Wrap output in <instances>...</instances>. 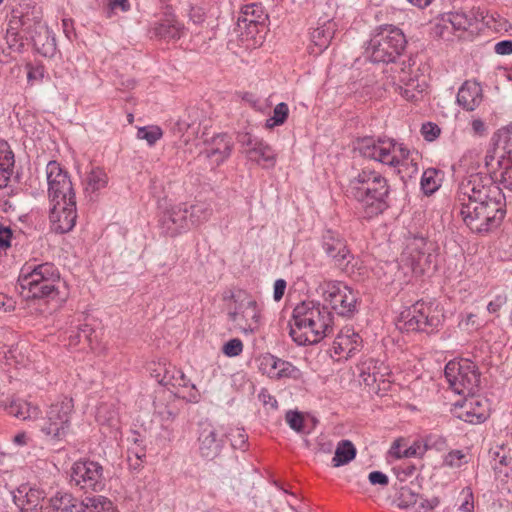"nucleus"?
<instances>
[{"mask_svg": "<svg viewBox=\"0 0 512 512\" xmlns=\"http://www.w3.org/2000/svg\"><path fill=\"white\" fill-rule=\"evenodd\" d=\"M485 166L490 178L479 173L464 177L458 185L454 210L476 233L500 226L506 214V198L500 185L512 192V161L488 151Z\"/></svg>", "mask_w": 512, "mask_h": 512, "instance_id": "1", "label": "nucleus"}, {"mask_svg": "<svg viewBox=\"0 0 512 512\" xmlns=\"http://www.w3.org/2000/svg\"><path fill=\"white\" fill-rule=\"evenodd\" d=\"M391 187L378 171L363 168L349 180L347 195L353 198L366 219L383 214L389 207Z\"/></svg>", "mask_w": 512, "mask_h": 512, "instance_id": "2", "label": "nucleus"}, {"mask_svg": "<svg viewBox=\"0 0 512 512\" xmlns=\"http://www.w3.org/2000/svg\"><path fill=\"white\" fill-rule=\"evenodd\" d=\"M330 310L315 301H302L293 309L289 335L299 346L319 343L333 331Z\"/></svg>", "mask_w": 512, "mask_h": 512, "instance_id": "3", "label": "nucleus"}, {"mask_svg": "<svg viewBox=\"0 0 512 512\" xmlns=\"http://www.w3.org/2000/svg\"><path fill=\"white\" fill-rule=\"evenodd\" d=\"M59 283V270L50 262L25 264L18 277L20 293L27 299H54L59 293Z\"/></svg>", "mask_w": 512, "mask_h": 512, "instance_id": "4", "label": "nucleus"}, {"mask_svg": "<svg viewBox=\"0 0 512 512\" xmlns=\"http://www.w3.org/2000/svg\"><path fill=\"white\" fill-rule=\"evenodd\" d=\"M356 150L366 159L394 168L408 164L410 159L411 165L417 170L416 159L412 157L413 153L403 143L392 138L365 137L357 141Z\"/></svg>", "mask_w": 512, "mask_h": 512, "instance_id": "5", "label": "nucleus"}, {"mask_svg": "<svg viewBox=\"0 0 512 512\" xmlns=\"http://www.w3.org/2000/svg\"><path fill=\"white\" fill-rule=\"evenodd\" d=\"M407 45L403 31L390 24L378 26L366 48V54L373 63H394L403 54Z\"/></svg>", "mask_w": 512, "mask_h": 512, "instance_id": "6", "label": "nucleus"}, {"mask_svg": "<svg viewBox=\"0 0 512 512\" xmlns=\"http://www.w3.org/2000/svg\"><path fill=\"white\" fill-rule=\"evenodd\" d=\"M444 318V314L433 309L431 305L417 301L401 311L396 326L401 332L432 333L443 324Z\"/></svg>", "mask_w": 512, "mask_h": 512, "instance_id": "7", "label": "nucleus"}, {"mask_svg": "<svg viewBox=\"0 0 512 512\" xmlns=\"http://www.w3.org/2000/svg\"><path fill=\"white\" fill-rule=\"evenodd\" d=\"M73 411L74 402L72 398L65 396L52 403L47 410L42 432L50 437L52 441L63 440L69 432Z\"/></svg>", "mask_w": 512, "mask_h": 512, "instance_id": "8", "label": "nucleus"}, {"mask_svg": "<svg viewBox=\"0 0 512 512\" xmlns=\"http://www.w3.org/2000/svg\"><path fill=\"white\" fill-rule=\"evenodd\" d=\"M320 246L336 268L346 274L354 271L353 261L355 257L348 246L347 240L339 232L332 229L325 230L320 238Z\"/></svg>", "mask_w": 512, "mask_h": 512, "instance_id": "9", "label": "nucleus"}, {"mask_svg": "<svg viewBox=\"0 0 512 512\" xmlns=\"http://www.w3.org/2000/svg\"><path fill=\"white\" fill-rule=\"evenodd\" d=\"M69 476V484L85 493L99 492L105 487L103 466L96 461H76L70 469Z\"/></svg>", "mask_w": 512, "mask_h": 512, "instance_id": "10", "label": "nucleus"}, {"mask_svg": "<svg viewBox=\"0 0 512 512\" xmlns=\"http://www.w3.org/2000/svg\"><path fill=\"white\" fill-rule=\"evenodd\" d=\"M48 198L51 203L61 204L62 201L76 200L75 191L66 170L55 160L46 165Z\"/></svg>", "mask_w": 512, "mask_h": 512, "instance_id": "11", "label": "nucleus"}, {"mask_svg": "<svg viewBox=\"0 0 512 512\" xmlns=\"http://www.w3.org/2000/svg\"><path fill=\"white\" fill-rule=\"evenodd\" d=\"M479 375L475 365L467 359L450 360V397L473 393Z\"/></svg>", "mask_w": 512, "mask_h": 512, "instance_id": "12", "label": "nucleus"}, {"mask_svg": "<svg viewBox=\"0 0 512 512\" xmlns=\"http://www.w3.org/2000/svg\"><path fill=\"white\" fill-rule=\"evenodd\" d=\"M325 301L340 316L351 317L357 312V293L342 282L330 281L323 291Z\"/></svg>", "mask_w": 512, "mask_h": 512, "instance_id": "13", "label": "nucleus"}, {"mask_svg": "<svg viewBox=\"0 0 512 512\" xmlns=\"http://www.w3.org/2000/svg\"><path fill=\"white\" fill-rule=\"evenodd\" d=\"M33 19L34 28L31 29L30 18L27 15H21L19 19L21 27L30 34L37 53L44 57H53L57 50L55 35L41 23L40 17L35 16Z\"/></svg>", "mask_w": 512, "mask_h": 512, "instance_id": "14", "label": "nucleus"}, {"mask_svg": "<svg viewBox=\"0 0 512 512\" xmlns=\"http://www.w3.org/2000/svg\"><path fill=\"white\" fill-rule=\"evenodd\" d=\"M450 412L454 417L470 424L483 423L487 417V410L481 400L471 394L451 396Z\"/></svg>", "mask_w": 512, "mask_h": 512, "instance_id": "15", "label": "nucleus"}, {"mask_svg": "<svg viewBox=\"0 0 512 512\" xmlns=\"http://www.w3.org/2000/svg\"><path fill=\"white\" fill-rule=\"evenodd\" d=\"M228 320L240 332L253 334L261 326V309L255 300H249L246 305L240 304L235 311H230Z\"/></svg>", "mask_w": 512, "mask_h": 512, "instance_id": "16", "label": "nucleus"}, {"mask_svg": "<svg viewBox=\"0 0 512 512\" xmlns=\"http://www.w3.org/2000/svg\"><path fill=\"white\" fill-rule=\"evenodd\" d=\"M225 433H221L210 423L200 424L198 434V451L202 458L214 460L218 457L225 444Z\"/></svg>", "mask_w": 512, "mask_h": 512, "instance_id": "17", "label": "nucleus"}, {"mask_svg": "<svg viewBox=\"0 0 512 512\" xmlns=\"http://www.w3.org/2000/svg\"><path fill=\"white\" fill-rule=\"evenodd\" d=\"M160 228L163 234L176 237L189 229L188 206L178 204L167 209L160 218Z\"/></svg>", "mask_w": 512, "mask_h": 512, "instance_id": "18", "label": "nucleus"}, {"mask_svg": "<svg viewBox=\"0 0 512 512\" xmlns=\"http://www.w3.org/2000/svg\"><path fill=\"white\" fill-rule=\"evenodd\" d=\"M50 221L57 233H67L73 229L77 219L76 200L62 201L61 204L51 203Z\"/></svg>", "mask_w": 512, "mask_h": 512, "instance_id": "19", "label": "nucleus"}, {"mask_svg": "<svg viewBox=\"0 0 512 512\" xmlns=\"http://www.w3.org/2000/svg\"><path fill=\"white\" fill-rule=\"evenodd\" d=\"M9 496L21 512H36L45 498V492L29 484H22L18 488L9 491Z\"/></svg>", "mask_w": 512, "mask_h": 512, "instance_id": "20", "label": "nucleus"}, {"mask_svg": "<svg viewBox=\"0 0 512 512\" xmlns=\"http://www.w3.org/2000/svg\"><path fill=\"white\" fill-rule=\"evenodd\" d=\"M232 148L231 137L227 133H219L206 142V147L202 153L215 166H219L230 157Z\"/></svg>", "mask_w": 512, "mask_h": 512, "instance_id": "21", "label": "nucleus"}, {"mask_svg": "<svg viewBox=\"0 0 512 512\" xmlns=\"http://www.w3.org/2000/svg\"><path fill=\"white\" fill-rule=\"evenodd\" d=\"M261 367L270 378L298 379L301 375V371L291 362L280 359L271 354H268L265 357H263L261 361Z\"/></svg>", "mask_w": 512, "mask_h": 512, "instance_id": "22", "label": "nucleus"}, {"mask_svg": "<svg viewBox=\"0 0 512 512\" xmlns=\"http://www.w3.org/2000/svg\"><path fill=\"white\" fill-rule=\"evenodd\" d=\"M450 25L458 39L470 40L478 30V17L473 11L450 12Z\"/></svg>", "mask_w": 512, "mask_h": 512, "instance_id": "23", "label": "nucleus"}, {"mask_svg": "<svg viewBox=\"0 0 512 512\" xmlns=\"http://www.w3.org/2000/svg\"><path fill=\"white\" fill-rule=\"evenodd\" d=\"M267 19L268 15L262 4L253 2L241 7L237 25L240 29H248L249 33H253L251 28H256L259 24H264Z\"/></svg>", "mask_w": 512, "mask_h": 512, "instance_id": "24", "label": "nucleus"}, {"mask_svg": "<svg viewBox=\"0 0 512 512\" xmlns=\"http://www.w3.org/2000/svg\"><path fill=\"white\" fill-rule=\"evenodd\" d=\"M362 345V339L358 333L350 328L341 330L333 341V351L336 355L346 354V357H352L359 351Z\"/></svg>", "mask_w": 512, "mask_h": 512, "instance_id": "25", "label": "nucleus"}, {"mask_svg": "<svg viewBox=\"0 0 512 512\" xmlns=\"http://www.w3.org/2000/svg\"><path fill=\"white\" fill-rule=\"evenodd\" d=\"M159 384L163 386L172 387H188L190 385L191 390L189 393V400L191 402H197L200 394L194 384H190V380L186 377L183 371L177 369L174 366L165 368L163 376L158 380Z\"/></svg>", "mask_w": 512, "mask_h": 512, "instance_id": "26", "label": "nucleus"}, {"mask_svg": "<svg viewBox=\"0 0 512 512\" xmlns=\"http://www.w3.org/2000/svg\"><path fill=\"white\" fill-rule=\"evenodd\" d=\"M456 101L466 111L475 110L482 102V88L472 81H466L459 88Z\"/></svg>", "mask_w": 512, "mask_h": 512, "instance_id": "27", "label": "nucleus"}, {"mask_svg": "<svg viewBox=\"0 0 512 512\" xmlns=\"http://www.w3.org/2000/svg\"><path fill=\"white\" fill-rule=\"evenodd\" d=\"M336 31V24L331 18H319L318 26L311 32V41L319 49V51L325 50Z\"/></svg>", "mask_w": 512, "mask_h": 512, "instance_id": "28", "label": "nucleus"}, {"mask_svg": "<svg viewBox=\"0 0 512 512\" xmlns=\"http://www.w3.org/2000/svg\"><path fill=\"white\" fill-rule=\"evenodd\" d=\"M49 502L54 512H85V500L80 501L69 492L58 491Z\"/></svg>", "mask_w": 512, "mask_h": 512, "instance_id": "29", "label": "nucleus"}, {"mask_svg": "<svg viewBox=\"0 0 512 512\" xmlns=\"http://www.w3.org/2000/svg\"><path fill=\"white\" fill-rule=\"evenodd\" d=\"M0 407L21 420L37 419L41 413L38 406L22 399H11L8 403H1Z\"/></svg>", "mask_w": 512, "mask_h": 512, "instance_id": "30", "label": "nucleus"}, {"mask_svg": "<svg viewBox=\"0 0 512 512\" xmlns=\"http://www.w3.org/2000/svg\"><path fill=\"white\" fill-rule=\"evenodd\" d=\"M14 163V153L9 144L4 140H0V189L8 185Z\"/></svg>", "mask_w": 512, "mask_h": 512, "instance_id": "31", "label": "nucleus"}, {"mask_svg": "<svg viewBox=\"0 0 512 512\" xmlns=\"http://www.w3.org/2000/svg\"><path fill=\"white\" fill-rule=\"evenodd\" d=\"M183 32L184 25L172 17L161 20L153 28L154 35L165 40L179 39Z\"/></svg>", "mask_w": 512, "mask_h": 512, "instance_id": "32", "label": "nucleus"}, {"mask_svg": "<svg viewBox=\"0 0 512 512\" xmlns=\"http://www.w3.org/2000/svg\"><path fill=\"white\" fill-rule=\"evenodd\" d=\"M246 155L250 160L255 161L264 168L274 167L276 163L274 150L263 140L255 148L247 149Z\"/></svg>", "mask_w": 512, "mask_h": 512, "instance_id": "33", "label": "nucleus"}, {"mask_svg": "<svg viewBox=\"0 0 512 512\" xmlns=\"http://www.w3.org/2000/svg\"><path fill=\"white\" fill-rule=\"evenodd\" d=\"M426 239L422 236H413L406 239L404 255L411 260L414 269L422 267L421 261L425 257Z\"/></svg>", "mask_w": 512, "mask_h": 512, "instance_id": "34", "label": "nucleus"}, {"mask_svg": "<svg viewBox=\"0 0 512 512\" xmlns=\"http://www.w3.org/2000/svg\"><path fill=\"white\" fill-rule=\"evenodd\" d=\"M495 148L492 152L512 161V124L502 127L495 135Z\"/></svg>", "mask_w": 512, "mask_h": 512, "instance_id": "35", "label": "nucleus"}, {"mask_svg": "<svg viewBox=\"0 0 512 512\" xmlns=\"http://www.w3.org/2000/svg\"><path fill=\"white\" fill-rule=\"evenodd\" d=\"M489 457L492 468L500 473L508 476L509 469L512 466V457L503 446H496L490 449Z\"/></svg>", "mask_w": 512, "mask_h": 512, "instance_id": "36", "label": "nucleus"}, {"mask_svg": "<svg viewBox=\"0 0 512 512\" xmlns=\"http://www.w3.org/2000/svg\"><path fill=\"white\" fill-rule=\"evenodd\" d=\"M356 457V448L350 440H341L332 458L333 467H340L348 464Z\"/></svg>", "mask_w": 512, "mask_h": 512, "instance_id": "37", "label": "nucleus"}, {"mask_svg": "<svg viewBox=\"0 0 512 512\" xmlns=\"http://www.w3.org/2000/svg\"><path fill=\"white\" fill-rule=\"evenodd\" d=\"M377 365L378 361L371 358L363 361L358 366L360 371V381L368 387H373L374 384L379 380V377L384 376V374L379 373Z\"/></svg>", "mask_w": 512, "mask_h": 512, "instance_id": "38", "label": "nucleus"}, {"mask_svg": "<svg viewBox=\"0 0 512 512\" xmlns=\"http://www.w3.org/2000/svg\"><path fill=\"white\" fill-rule=\"evenodd\" d=\"M212 215V208L209 204L198 202L188 206L189 226H199L207 222Z\"/></svg>", "mask_w": 512, "mask_h": 512, "instance_id": "39", "label": "nucleus"}, {"mask_svg": "<svg viewBox=\"0 0 512 512\" xmlns=\"http://www.w3.org/2000/svg\"><path fill=\"white\" fill-rule=\"evenodd\" d=\"M108 184V176L104 169L100 167H94L88 173L86 177V187L85 190L88 192H97L100 189H103Z\"/></svg>", "mask_w": 512, "mask_h": 512, "instance_id": "40", "label": "nucleus"}, {"mask_svg": "<svg viewBox=\"0 0 512 512\" xmlns=\"http://www.w3.org/2000/svg\"><path fill=\"white\" fill-rule=\"evenodd\" d=\"M424 446L426 452H441L442 453V459L443 463L447 462L448 454L446 453L448 444L446 437L443 435H439L437 433H431L429 434L425 440H424Z\"/></svg>", "mask_w": 512, "mask_h": 512, "instance_id": "41", "label": "nucleus"}, {"mask_svg": "<svg viewBox=\"0 0 512 512\" xmlns=\"http://www.w3.org/2000/svg\"><path fill=\"white\" fill-rule=\"evenodd\" d=\"M419 498V493L415 492L411 487L402 486L400 487L393 502L400 509H408L410 507H414L417 504Z\"/></svg>", "mask_w": 512, "mask_h": 512, "instance_id": "42", "label": "nucleus"}, {"mask_svg": "<svg viewBox=\"0 0 512 512\" xmlns=\"http://www.w3.org/2000/svg\"><path fill=\"white\" fill-rule=\"evenodd\" d=\"M84 505L85 512H115L113 503L101 495L86 497Z\"/></svg>", "mask_w": 512, "mask_h": 512, "instance_id": "43", "label": "nucleus"}, {"mask_svg": "<svg viewBox=\"0 0 512 512\" xmlns=\"http://www.w3.org/2000/svg\"><path fill=\"white\" fill-rule=\"evenodd\" d=\"M396 90L408 101L416 102L424 91V84L421 85L416 79H409L404 86L399 85Z\"/></svg>", "mask_w": 512, "mask_h": 512, "instance_id": "44", "label": "nucleus"}, {"mask_svg": "<svg viewBox=\"0 0 512 512\" xmlns=\"http://www.w3.org/2000/svg\"><path fill=\"white\" fill-rule=\"evenodd\" d=\"M440 171L429 168L424 171L421 178V188L426 195L433 194L440 187Z\"/></svg>", "mask_w": 512, "mask_h": 512, "instance_id": "45", "label": "nucleus"}, {"mask_svg": "<svg viewBox=\"0 0 512 512\" xmlns=\"http://www.w3.org/2000/svg\"><path fill=\"white\" fill-rule=\"evenodd\" d=\"M455 506L458 512H473L474 510V495L469 486L464 487L455 501Z\"/></svg>", "mask_w": 512, "mask_h": 512, "instance_id": "46", "label": "nucleus"}, {"mask_svg": "<svg viewBox=\"0 0 512 512\" xmlns=\"http://www.w3.org/2000/svg\"><path fill=\"white\" fill-rule=\"evenodd\" d=\"M94 329L89 324H81L77 327L76 331H71L69 335V345L76 346L84 339L89 344L92 343V335Z\"/></svg>", "mask_w": 512, "mask_h": 512, "instance_id": "47", "label": "nucleus"}, {"mask_svg": "<svg viewBox=\"0 0 512 512\" xmlns=\"http://www.w3.org/2000/svg\"><path fill=\"white\" fill-rule=\"evenodd\" d=\"M288 114V105L284 102L278 103L273 110V115L266 120L265 126L267 128H273L284 124L288 118Z\"/></svg>", "mask_w": 512, "mask_h": 512, "instance_id": "48", "label": "nucleus"}, {"mask_svg": "<svg viewBox=\"0 0 512 512\" xmlns=\"http://www.w3.org/2000/svg\"><path fill=\"white\" fill-rule=\"evenodd\" d=\"M162 135V129L156 125L140 127L137 130V138L145 140L150 146H153Z\"/></svg>", "mask_w": 512, "mask_h": 512, "instance_id": "49", "label": "nucleus"}, {"mask_svg": "<svg viewBox=\"0 0 512 512\" xmlns=\"http://www.w3.org/2000/svg\"><path fill=\"white\" fill-rule=\"evenodd\" d=\"M226 437L230 439L231 446L234 449L244 450L248 441V435L243 428L231 429L230 432L226 434L225 438Z\"/></svg>", "mask_w": 512, "mask_h": 512, "instance_id": "50", "label": "nucleus"}, {"mask_svg": "<svg viewBox=\"0 0 512 512\" xmlns=\"http://www.w3.org/2000/svg\"><path fill=\"white\" fill-rule=\"evenodd\" d=\"M285 420L292 430L297 433L304 432V416L301 412L289 410L286 412Z\"/></svg>", "mask_w": 512, "mask_h": 512, "instance_id": "51", "label": "nucleus"}, {"mask_svg": "<svg viewBox=\"0 0 512 512\" xmlns=\"http://www.w3.org/2000/svg\"><path fill=\"white\" fill-rule=\"evenodd\" d=\"M130 9L129 0H108L104 13L106 18L110 19L116 14L117 10L128 12Z\"/></svg>", "mask_w": 512, "mask_h": 512, "instance_id": "52", "label": "nucleus"}, {"mask_svg": "<svg viewBox=\"0 0 512 512\" xmlns=\"http://www.w3.org/2000/svg\"><path fill=\"white\" fill-rule=\"evenodd\" d=\"M420 132L426 141L432 142L440 136L441 128L436 123L428 121L422 124Z\"/></svg>", "mask_w": 512, "mask_h": 512, "instance_id": "53", "label": "nucleus"}, {"mask_svg": "<svg viewBox=\"0 0 512 512\" xmlns=\"http://www.w3.org/2000/svg\"><path fill=\"white\" fill-rule=\"evenodd\" d=\"M6 42L9 48L15 52H22L24 42L22 36L14 29H8L6 32Z\"/></svg>", "mask_w": 512, "mask_h": 512, "instance_id": "54", "label": "nucleus"}, {"mask_svg": "<svg viewBox=\"0 0 512 512\" xmlns=\"http://www.w3.org/2000/svg\"><path fill=\"white\" fill-rule=\"evenodd\" d=\"M242 351L243 343L239 338L230 339L222 347V352L228 357L239 356Z\"/></svg>", "mask_w": 512, "mask_h": 512, "instance_id": "55", "label": "nucleus"}, {"mask_svg": "<svg viewBox=\"0 0 512 512\" xmlns=\"http://www.w3.org/2000/svg\"><path fill=\"white\" fill-rule=\"evenodd\" d=\"M161 421L163 422L162 427L166 430L168 440L172 438V429H169L165 423L173 422L177 416V411L169 406H166L162 411H159Z\"/></svg>", "mask_w": 512, "mask_h": 512, "instance_id": "56", "label": "nucleus"}, {"mask_svg": "<svg viewBox=\"0 0 512 512\" xmlns=\"http://www.w3.org/2000/svg\"><path fill=\"white\" fill-rule=\"evenodd\" d=\"M470 459L468 452L463 450H451L450 451V468L457 467L461 468L463 465H467Z\"/></svg>", "mask_w": 512, "mask_h": 512, "instance_id": "57", "label": "nucleus"}, {"mask_svg": "<svg viewBox=\"0 0 512 512\" xmlns=\"http://www.w3.org/2000/svg\"><path fill=\"white\" fill-rule=\"evenodd\" d=\"M426 452L424 443L414 442L411 446L403 450V458L422 456Z\"/></svg>", "mask_w": 512, "mask_h": 512, "instance_id": "58", "label": "nucleus"}, {"mask_svg": "<svg viewBox=\"0 0 512 512\" xmlns=\"http://www.w3.org/2000/svg\"><path fill=\"white\" fill-rule=\"evenodd\" d=\"M190 21L194 24H201L205 21V11L202 7L199 6H191L188 13Z\"/></svg>", "mask_w": 512, "mask_h": 512, "instance_id": "59", "label": "nucleus"}, {"mask_svg": "<svg viewBox=\"0 0 512 512\" xmlns=\"http://www.w3.org/2000/svg\"><path fill=\"white\" fill-rule=\"evenodd\" d=\"M368 480L372 485L387 486L389 484L388 476L381 471H372L368 475Z\"/></svg>", "mask_w": 512, "mask_h": 512, "instance_id": "60", "label": "nucleus"}, {"mask_svg": "<svg viewBox=\"0 0 512 512\" xmlns=\"http://www.w3.org/2000/svg\"><path fill=\"white\" fill-rule=\"evenodd\" d=\"M507 303L505 295H497L487 305L489 313L496 314Z\"/></svg>", "mask_w": 512, "mask_h": 512, "instance_id": "61", "label": "nucleus"}, {"mask_svg": "<svg viewBox=\"0 0 512 512\" xmlns=\"http://www.w3.org/2000/svg\"><path fill=\"white\" fill-rule=\"evenodd\" d=\"M12 230L0 224V250L11 246Z\"/></svg>", "mask_w": 512, "mask_h": 512, "instance_id": "62", "label": "nucleus"}, {"mask_svg": "<svg viewBox=\"0 0 512 512\" xmlns=\"http://www.w3.org/2000/svg\"><path fill=\"white\" fill-rule=\"evenodd\" d=\"M259 400L264 406H269L272 409L278 408V402L274 396H272L267 389H262L258 395Z\"/></svg>", "mask_w": 512, "mask_h": 512, "instance_id": "63", "label": "nucleus"}, {"mask_svg": "<svg viewBox=\"0 0 512 512\" xmlns=\"http://www.w3.org/2000/svg\"><path fill=\"white\" fill-rule=\"evenodd\" d=\"M494 51L498 55L512 54V40H502L494 45Z\"/></svg>", "mask_w": 512, "mask_h": 512, "instance_id": "64", "label": "nucleus"}]
</instances>
